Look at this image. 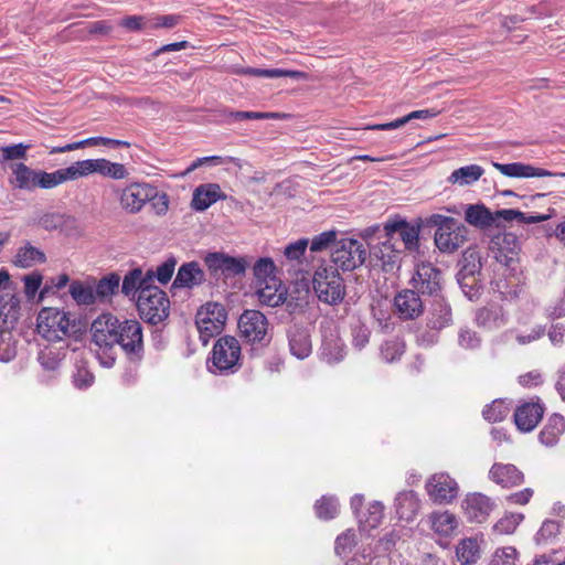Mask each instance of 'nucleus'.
<instances>
[{
    "instance_id": "1",
    "label": "nucleus",
    "mask_w": 565,
    "mask_h": 565,
    "mask_svg": "<svg viewBox=\"0 0 565 565\" xmlns=\"http://www.w3.org/2000/svg\"><path fill=\"white\" fill-rule=\"evenodd\" d=\"M120 320L113 313H102L90 324V350L103 367L110 369L116 363Z\"/></svg>"
},
{
    "instance_id": "2",
    "label": "nucleus",
    "mask_w": 565,
    "mask_h": 565,
    "mask_svg": "<svg viewBox=\"0 0 565 565\" xmlns=\"http://www.w3.org/2000/svg\"><path fill=\"white\" fill-rule=\"evenodd\" d=\"M38 333L49 342H62L76 332V324L67 313L56 308H43L36 319Z\"/></svg>"
},
{
    "instance_id": "3",
    "label": "nucleus",
    "mask_w": 565,
    "mask_h": 565,
    "mask_svg": "<svg viewBox=\"0 0 565 565\" xmlns=\"http://www.w3.org/2000/svg\"><path fill=\"white\" fill-rule=\"evenodd\" d=\"M312 286L318 299L330 306L340 303L345 296L343 279L333 265L319 266L313 274Z\"/></svg>"
},
{
    "instance_id": "4",
    "label": "nucleus",
    "mask_w": 565,
    "mask_h": 565,
    "mask_svg": "<svg viewBox=\"0 0 565 565\" xmlns=\"http://www.w3.org/2000/svg\"><path fill=\"white\" fill-rule=\"evenodd\" d=\"M209 370L215 374H233L242 366V349L235 337H221L213 345Z\"/></svg>"
},
{
    "instance_id": "5",
    "label": "nucleus",
    "mask_w": 565,
    "mask_h": 565,
    "mask_svg": "<svg viewBox=\"0 0 565 565\" xmlns=\"http://www.w3.org/2000/svg\"><path fill=\"white\" fill-rule=\"evenodd\" d=\"M140 318L150 324L163 322L170 315V299L159 287L143 288L137 297Z\"/></svg>"
},
{
    "instance_id": "6",
    "label": "nucleus",
    "mask_w": 565,
    "mask_h": 565,
    "mask_svg": "<svg viewBox=\"0 0 565 565\" xmlns=\"http://www.w3.org/2000/svg\"><path fill=\"white\" fill-rule=\"evenodd\" d=\"M131 363H140L145 356L143 328L136 319L120 320L117 348Z\"/></svg>"
},
{
    "instance_id": "7",
    "label": "nucleus",
    "mask_w": 565,
    "mask_h": 565,
    "mask_svg": "<svg viewBox=\"0 0 565 565\" xmlns=\"http://www.w3.org/2000/svg\"><path fill=\"white\" fill-rule=\"evenodd\" d=\"M227 312L218 302L203 305L195 315V324L200 333V340L207 344L211 338L218 335L225 327Z\"/></svg>"
},
{
    "instance_id": "8",
    "label": "nucleus",
    "mask_w": 565,
    "mask_h": 565,
    "mask_svg": "<svg viewBox=\"0 0 565 565\" xmlns=\"http://www.w3.org/2000/svg\"><path fill=\"white\" fill-rule=\"evenodd\" d=\"M237 327L243 341L250 345L265 347L271 340L268 320L258 310H245L238 319Z\"/></svg>"
},
{
    "instance_id": "9",
    "label": "nucleus",
    "mask_w": 565,
    "mask_h": 565,
    "mask_svg": "<svg viewBox=\"0 0 565 565\" xmlns=\"http://www.w3.org/2000/svg\"><path fill=\"white\" fill-rule=\"evenodd\" d=\"M369 255V248L353 238H342L335 243L331 260L333 266L342 270H353L364 264Z\"/></svg>"
},
{
    "instance_id": "10",
    "label": "nucleus",
    "mask_w": 565,
    "mask_h": 565,
    "mask_svg": "<svg viewBox=\"0 0 565 565\" xmlns=\"http://www.w3.org/2000/svg\"><path fill=\"white\" fill-rule=\"evenodd\" d=\"M204 264L213 277H235L245 274L249 262L246 257H234L222 252L207 253Z\"/></svg>"
},
{
    "instance_id": "11",
    "label": "nucleus",
    "mask_w": 565,
    "mask_h": 565,
    "mask_svg": "<svg viewBox=\"0 0 565 565\" xmlns=\"http://www.w3.org/2000/svg\"><path fill=\"white\" fill-rule=\"evenodd\" d=\"M419 231V224H411L401 216H395L384 223L381 237H391L399 245L401 241L405 249L414 250L418 247Z\"/></svg>"
},
{
    "instance_id": "12",
    "label": "nucleus",
    "mask_w": 565,
    "mask_h": 565,
    "mask_svg": "<svg viewBox=\"0 0 565 565\" xmlns=\"http://www.w3.org/2000/svg\"><path fill=\"white\" fill-rule=\"evenodd\" d=\"M425 489L434 503L448 504L457 498L459 486L448 473L438 472L427 479Z\"/></svg>"
},
{
    "instance_id": "13",
    "label": "nucleus",
    "mask_w": 565,
    "mask_h": 565,
    "mask_svg": "<svg viewBox=\"0 0 565 565\" xmlns=\"http://www.w3.org/2000/svg\"><path fill=\"white\" fill-rule=\"evenodd\" d=\"M409 284L420 295L436 298L441 290V271L431 263H420L416 266Z\"/></svg>"
},
{
    "instance_id": "14",
    "label": "nucleus",
    "mask_w": 565,
    "mask_h": 565,
    "mask_svg": "<svg viewBox=\"0 0 565 565\" xmlns=\"http://www.w3.org/2000/svg\"><path fill=\"white\" fill-rule=\"evenodd\" d=\"M157 198V188L148 183L135 182L122 189L120 206L128 213H138L148 201Z\"/></svg>"
},
{
    "instance_id": "15",
    "label": "nucleus",
    "mask_w": 565,
    "mask_h": 565,
    "mask_svg": "<svg viewBox=\"0 0 565 565\" xmlns=\"http://www.w3.org/2000/svg\"><path fill=\"white\" fill-rule=\"evenodd\" d=\"M393 309L401 320L408 321L419 318L425 311V305L419 292L414 288H405L394 296Z\"/></svg>"
},
{
    "instance_id": "16",
    "label": "nucleus",
    "mask_w": 565,
    "mask_h": 565,
    "mask_svg": "<svg viewBox=\"0 0 565 565\" xmlns=\"http://www.w3.org/2000/svg\"><path fill=\"white\" fill-rule=\"evenodd\" d=\"M461 508L469 522L483 523L494 511L497 503L494 499L481 492H471L466 494Z\"/></svg>"
},
{
    "instance_id": "17",
    "label": "nucleus",
    "mask_w": 565,
    "mask_h": 565,
    "mask_svg": "<svg viewBox=\"0 0 565 565\" xmlns=\"http://www.w3.org/2000/svg\"><path fill=\"white\" fill-rule=\"evenodd\" d=\"M467 234L468 228L455 220L436 230L435 244L444 253H454L466 243Z\"/></svg>"
},
{
    "instance_id": "18",
    "label": "nucleus",
    "mask_w": 565,
    "mask_h": 565,
    "mask_svg": "<svg viewBox=\"0 0 565 565\" xmlns=\"http://www.w3.org/2000/svg\"><path fill=\"white\" fill-rule=\"evenodd\" d=\"M491 250L500 264L512 267L519 259L520 242L516 235L504 233L491 239Z\"/></svg>"
},
{
    "instance_id": "19",
    "label": "nucleus",
    "mask_w": 565,
    "mask_h": 565,
    "mask_svg": "<svg viewBox=\"0 0 565 565\" xmlns=\"http://www.w3.org/2000/svg\"><path fill=\"white\" fill-rule=\"evenodd\" d=\"M545 406L539 397L535 401L525 402L519 405L514 412V423L523 433L532 431L541 422Z\"/></svg>"
},
{
    "instance_id": "20",
    "label": "nucleus",
    "mask_w": 565,
    "mask_h": 565,
    "mask_svg": "<svg viewBox=\"0 0 565 565\" xmlns=\"http://www.w3.org/2000/svg\"><path fill=\"white\" fill-rule=\"evenodd\" d=\"M384 241L369 248V255L381 263L382 269L386 273L399 267L402 248L391 237H383Z\"/></svg>"
},
{
    "instance_id": "21",
    "label": "nucleus",
    "mask_w": 565,
    "mask_h": 565,
    "mask_svg": "<svg viewBox=\"0 0 565 565\" xmlns=\"http://www.w3.org/2000/svg\"><path fill=\"white\" fill-rule=\"evenodd\" d=\"M152 282L153 270H148L143 274L141 268H134L125 275L121 284V292L126 297L135 299L143 288H152Z\"/></svg>"
},
{
    "instance_id": "22",
    "label": "nucleus",
    "mask_w": 565,
    "mask_h": 565,
    "mask_svg": "<svg viewBox=\"0 0 565 565\" xmlns=\"http://www.w3.org/2000/svg\"><path fill=\"white\" fill-rule=\"evenodd\" d=\"M290 353L299 360L308 358L312 352L309 331L300 326H292L287 332Z\"/></svg>"
},
{
    "instance_id": "23",
    "label": "nucleus",
    "mask_w": 565,
    "mask_h": 565,
    "mask_svg": "<svg viewBox=\"0 0 565 565\" xmlns=\"http://www.w3.org/2000/svg\"><path fill=\"white\" fill-rule=\"evenodd\" d=\"M205 281V273L196 262L182 264L173 280V288L193 289Z\"/></svg>"
},
{
    "instance_id": "24",
    "label": "nucleus",
    "mask_w": 565,
    "mask_h": 565,
    "mask_svg": "<svg viewBox=\"0 0 565 565\" xmlns=\"http://www.w3.org/2000/svg\"><path fill=\"white\" fill-rule=\"evenodd\" d=\"M489 479L503 488H511L520 486L524 476L514 465L494 463L489 470Z\"/></svg>"
},
{
    "instance_id": "25",
    "label": "nucleus",
    "mask_w": 565,
    "mask_h": 565,
    "mask_svg": "<svg viewBox=\"0 0 565 565\" xmlns=\"http://www.w3.org/2000/svg\"><path fill=\"white\" fill-rule=\"evenodd\" d=\"M427 327L441 330L452 323L450 305L441 297L434 298L427 315Z\"/></svg>"
},
{
    "instance_id": "26",
    "label": "nucleus",
    "mask_w": 565,
    "mask_h": 565,
    "mask_svg": "<svg viewBox=\"0 0 565 565\" xmlns=\"http://www.w3.org/2000/svg\"><path fill=\"white\" fill-rule=\"evenodd\" d=\"M494 169L500 171L503 175L509 178H541V177H552L554 175L552 172L535 168L531 164L522 163V162H513V163H499L492 162Z\"/></svg>"
},
{
    "instance_id": "27",
    "label": "nucleus",
    "mask_w": 565,
    "mask_h": 565,
    "mask_svg": "<svg viewBox=\"0 0 565 565\" xmlns=\"http://www.w3.org/2000/svg\"><path fill=\"white\" fill-rule=\"evenodd\" d=\"M222 199H225V195L222 194L218 184H201L193 192L191 206L195 211L203 212Z\"/></svg>"
},
{
    "instance_id": "28",
    "label": "nucleus",
    "mask_w": 565,
    "mask_h": 565,
    "mask_svg": "<svg viewBox=\"0 0 565 565\" xmlns=\"http://www.w3.org/2000/svg\"><path fill=\"white\" fill-rule=\"evenodd\" d=\"M565 433V418L558 413H553L546 419L539 434V440L545 447H554L558 444L561 436Z\"/></svg>"
},
{
    "instance_id": "29",
    "label": "nucleus",
    "mask_w": 565,
    "mask_h": 565,
    "mask_svg": "<svg viewBox=\"0 0 565 565\" xmlns=\"http://www.w3.org/2000/svg\"><path fill=\"white\" fill-rule=\"evenodd\" d=\"M12 172L10 184L20 190L32 191L36 189L39 170H33L22 162L10 164Z\"/></svg>"
},
{
    "instance_id": "30",
    "label": "nucleus",
    "mask_w": 565,
    "mask_h": 565,
    "mask_svg": "<svg viewBox=\"0 0 565 565\" xmlns=\"http://www.w3.org/2000/svg\"><path fill=\"white\" fill-rule=\"evenodd\" d=\"M420 508V500L413 490L402 491L395 498V509L398 518L405 521H412L417 515Z\"/></svg>"
},
{
    "instance_id": "31",
    "label": "nucleus",
    "mask_w": 565,
    "mask_h": 565,
    "mask_svg": "<svg viewBox=\"0 0 565 565\" xmlns=\"http://www.w3.org/2000/svg\"><path fill=\"white\" fill-rule=\"evenodd\" d=\"M67 344L57 347L46 345L44 347L38 356V361L47 372L55 373L58 371L62 361L66 356Z\"/></svg>"
},
{
    "instance_id": "32",
    "label": "nucleus",
    "mask_w": 565,
    "mask_h": 565,
    "mask_svg": "<svg viewBox=\"0 0 565 565\" xmlns=\"http://www.w3.org/2000/svg\"><path fill=\"white\" fill-rule=\"evenodd\" d=\"M484 174V169L479 164H469L454 170L447 182L452 185L466 186L477 182Z\"/></svg>"
},
{
    "instance_id": "33",
    "label": "nucleus",
    "mask_w": 565,
    "mask_h": 565,
    "mask_svg": "<svg viewBox=\"0 0 565 565\" xmlns=\"http://www.w3.org/2000/svg\"><path fill=\"white\" fill-rule=\"evenodd\" d=\"M476 322L479 327L493 330L503 327L507 319L501 307L489 306L478 310L476 315Z\"/></svg>"
},
{
    "instance_id": "34",
    "label": "nucleus",
    "mask_w": 565,
    "mask_h": 565,
    "mask_svg": "<svg viewBox=\"0 0 565 565\" xmlns=\"http://www.w3.org/2000/svg\"><path fill=\"white\" fill-rule=\"evenodd\" d=\"M281 287L280 280L278 278H270V280L263 281L257 284V296L262 303L276 307L284 302V294L279 291Z\"/></svg>"
},
{
    "instance_id": "35",
    "label": "nucleus",
    "mask_w": 565,
    "mask_h": 565,
    "mask_svg": "<svg viewBox=\"0 0 565 565\" xmlns=\"http://www.w3.org/2000/svg\"><path fill=\"white\" fill-rule=\"evenodd\" d=\"M44 262L45 254L30 243L20 247L13 259V264L20 268H29Z\"/></svg>"
},
{
    "instance_id": "36",
    "label": "nucleus",
    "mask_w": 565,
    "mask_h": 565,
    "mask_svg": "<svg viewBox=\"0 0 565 565\" xmlns=\"http://www.w3.org/2000/svg\"><path fill=\"white\" fill-rule=\"evenodd\" d=\"M345 355V345L339 338H326L322 341L320 356L329 364L341 362Z\"/></svg>"
},
{
    "instance_id": "37",
    "label": "nucleus",
    "mask_w": 565,
    "mask_h": 565,
    "mask_svg": "<svg viewBox=\"0 0 565 565\" xmlns=\"http://www.w3.org/2000/svg\"><path fill=\"white\" fill-rule=\"evenodd\" d=\"M95 173L113 180L126 179L129 174L127 168L119 162H111L105 158L95 159Z\"/></svg>"
},
{
    "instance_id": "38",
    "label": "nucleus",
    "mask_w": 565,
    "mask_h": 565,
    "mask_svg": "<svg viewBox=\"0 0 565 565\" xmlns=\"http://www.w3.org/2000/svg\"><path fill=\"white\" fill-rule=\"evenodd\" d=\"M241 74L256 76V77H267V78H278V77H291L294 79H305L307 78V74L300 71H289L281 68H257V67H246L239 71Z\"/></svg>"
},
{
    "instance_id": "39",
    "label": "nucleus",
    "mask_w": 565,
    "mask_h": 565,
    "mask_svg": "<svg viewBox=\"0 0 565 565\" xmlns=\"http://www.w3.org/2000/svg\"><path fill=\"white\" fill-rule=\"evenodd\" d=\"M457 559L461 565H471L480 557V545L475 537H468L459 542L456 547Z\"/></svg>"
},
{
    "instance_id": "40",
    "label": "nucleus",
    "mask_w": 565,
    "mask_h": 565,
    "mask_svg": "<svg viewBox=\"0 0 565 565\" xmlns=\"http://www.w3.org/2000/svg\"><path fill=\"white\" fill-rule=\"evenodd\" d=\"M76 220L66 214L57 212H46L36 218V224L45 231H55L65 226L75 225Z\"/></svg>"
},
{
    "instance_id": "41",
    "label": "nucleus",
    "mask_w": 565,
    "mask_h": 565,
    "mask_svg": "<svg viewBox=\"0 0 565 565\" xmlns=\"http://www.w3.org/2000/svg\"><path fill=\"white\" fill-rule=\"evenodd\" d=\"M465 220L470 225L483 228L491 226L495 217L484 205L476 204L468 205L465 212Z\"/></svg>"
},
{
    "instance_id": "42",
    "label": "nucleus",
    "mask_w": 565,
    "mask_h": 565,
    "mask_svg": "<svg viewBox=\"0 0 565 565\" xmlns=\"http://www.w3.org/2000/svg\"><path fill=\"white\" fill-rule=\"evenodd\" d=\"M431 529L441 536H449L457 527L456 516L448 512H437L430 515Z\"/></svg>"
},
{
    "instance_id": "43",
    "label": "nucleus",
    "mask_w": 565,
    "mask_h": 565,
    "mask_svg": "<svg viewBox=\"0 0 565 565\" xmlns=\"http://www.w3.org/2000/svg\"><path fill=\"white\" fill-rule=\"evenodd\" d=\"M285 114L280 113H262V111H228L224 116V122L232 124L235 121L243 120H262V119H281L285 118Z\"/></svg>"
},
{
    "instance_id": "44",
    "label": "nucleus",
    "mask_w": 565,
    "mask_h": 565,
    "mask_svg": "<svg viewBox=\"0 0 565 565\" xmlns=\"http://www.w3.org/2000/svg\"><path fill=\"white\" fill-rule=\"evenodd\" d=\"M481 270V257L479 253L473 248H467L462 254L460 260V269L457 276L463 275H480Z\"/></svg>"
},
{
    "instance_id": "45",
    "label": "nucleus",
    "mask_w": 565,
    "mask_h": 565,
    "mask_svg": "<svg viewBox=\"0 0 565 565\" xmlns=\"http://www.w3.org/2000/svg\"><path fill=\"white\" fill-rule=\"evenodd\" d=\"M383 515L384 505L379 501H374L364 513L358 514V519L364 529H375L382 522Z\"/></svg>"
},
{
    "instance_id": "46",
    "label": "nucleus",
    "mask_w": 565,
    "mask_h": 565,
    "mask_svg": "<svg viewBox=\"0 0 565 565\" xmlns=\"http://www.w3.org/2000/svg\"><path fill=\"white\" fill-rule=\"evenodd\" d=\"M70 294L77 305L89 306L95 303L96 300L95 289L78 280L70 285Z\"/></svg>"
},
{
    "instance_id": "47",
    "label": "nucleus",
    "mask_w": 565,
    "mask_h": 565,
    "mask_svg": "<svg viewBox=\"0 0 565 565\" xmlns=\"http://www.w3.org/2000/svg\"><path fill=\"white\" fill-rule=\"evenodd\" d=\"M253 270L256 281L257 284L260 282V286L263 285V281L268 282L270 278H277L275 274L276 266L273 259L268 257L258 259L254 265Z\"/></svg>"
},
{
    "instance_id": "48",
    "label": "nucleus",
    "mask_w": 565,
    "mask_h": 565,
    "mask_svg": "<svg viewBox=\"0 0 565 565\" xmlns=\"http://www.w3.org/2000/svg\"><path fill=\"white\" fill-rule=\"evenodd\" d=\"M120 285V276L117 273H111L102 278L96 285V296L105 298L118 291Z\"/></svg>"
},
{
    "instance_id": "49",
    "label": "nucleus",
    "mask_w": 565,
    "mask_h": 565,
    "mask_svg": "<svg viewBox=\"0 0 565 565\" xmlns=\"http://www.w3.org/2000/svg\"><path fill=\"white\" fill-rule=\"evenodd\" d=\"M315 508L317 515L323 520L333 519L339 512L338 501L332 497H322L317 501Z\"/></svg>"
},
{
    "instance_id": "50",
    "label": "nucleus",
    "mask_w": 565,
    "mask_h": 565,
    "mask_svg": "<svg viewBox=\"0 0 565 565\" xmlns=\"http://www.w3.org/2000/svg\"><path fill=\"white\" fill-rule=\"evenodd\" d=\"M458 284L460 285V288L462 289L463 294L472 300L479 295L481 285L480 279L478 278V275H463V276H457Z\"/></svg>"
},
{
    "instance_id": "51",
    "label": "nucleus",
    "mask_w": 565,
    "mask_h": 565,
    "mask_svg": "<svg viewBox=\"0 0 565 565\" xmlns=\"http://www.w3.org/2000/svg\"><path fill=\"white\" fill-rule=\"evenodd\" d=\"M404 353V343L397 339L385 341L381 347V356L386 362H394Z\"/></svg>"
},
{
    "instance_id": "52",
    "label": "nucleus",
    "mask_w": 565,
    "mask_h": 565,
    "mask_svg": "<svg viewBox=\"0 0 565 565\" xmlns=\"http://www.w3.org/2000/svg\"><path fill=\"white\" fill-rule=\"evenodd\" d=\"M507 414L508 409L502 401H493L491 404L487 405L482 411L484 419L490 423L501 422L502 419L505 418Z\"/></svg>"
},
{
    "instance_id": "53",
    "label": "nucleus",
    "mask_w": 565,
    "mask_h": 565,
    "mask_svg": "<svg viewBox=\"0 0 565 565\" xmlns=\"http://www.w3.org/2000/svg\"><path fill=\"white\" fill-rule=\"evenodd\" d=\"M356 540L353 531L348 530L347 532L340 534L335 540L334 551L338 555H347L351 553L352 548L355 546Z\"/></svg>"
},
{
    "instance_id": "54",
    "label": "nucleus",
    "mask_w": 565,
    "mask_h": 565,
    "mask_svg": "<svg viewBox=\"0 0 565 565\" xmlns=\"http://www.w3.org/2000/svg\"><path fill=\"white\" fill-rule=\"evenodd\" d=\"M523 515L520 513H511L500 519L494 530L501 534H511L515 531L516 526L522 522Z\"/></svg>"
},
{
    "instance_id": "55",
    "label": "nucleus",
    "mask_w": 565,
    "mask_h": 565,
    "mask_svg": "<svg viewBox=\"0 0 565 565\" xmlns=\"http://www.w3.org/2000/svg\"><path fill=\"white\" fill-rule=\"evenodd\" d=\"M371 331L370 329L361 323L358 322L352 327V344L355 349L362 350L366 347V344L370 341Z\"/></svg>"
},
{
    "instance_id": "56",
    "label": "nucleus",
    "mask_w": 565,
    "mask_h": 565,
    "mask_svg": "<svg viewBox=\"0 0 565 565\" xmlns=\"http://www.w3.org/2000/svg\"><path fill=\"white\" fill-rule=\"evenodd\" d=\"M518 551L513 546L498 548L491 561V565H513Z\"/></svg>"
},
{
    "instance_id": "57",
    "label": "nucleus",
    "mask_w": 565,
    "mask_h": 565,
    "mask_svg": "<svg viewBox=\"0 0 565 565\" xmlns=\"http://www.w3.org/2000/svg\"><path fill=\"white\" fill-rule=\"evenodd\" d=\"M177 259L174 257L167 258L161 265L158 266L157 270L153 271V279L156 278L160 284H167L170 281Z\"/></svg>"
},
{
    "instance_id": "58",
    "label": "nucleus",
    "mask_w": 565,
    "mask_h": 565,
    "mask_svg": "<svg viewBox=\"0 0 565 565\" xmlns=\"http://www.w3.org/2000/svg\"><path fill=\"white\" fill-rule=\"evenodd\" d=\"M36 182V188L53 189L62 184L60 171L45 172L43 170H39Z\"/></svg>"
},
{
    "instance_id": "59",
    "label": "nucleus",
    "mask_w": 565,
    "mask_h": 565,
    "mask_svg": "<svg viewBox=\"0 0 565 565\" xmlns=\"http://www.w3.org/2000/svg\"><path fill=\"white\" fill-rule=\"evenodd\" d=\"M309 241L307 238H300L294 243H290L285 247L284 255L289 260H299L307 247H308Z\"/></svg>"
},
{
    "instance_id": "60",
    "label": "nucleus",
    "mask_w": 565,
    "mask_h": 565,
    "mask_svg": "<svg viewBox=\"0 0 565 565\" xmlns=\"http://www.w3.org/2000/svg\"><path fill=\"white\" fill-rule=\"evenodd\" d=\"M337 238V233L334 231L323 232L311 239L310 250L311 252H321L327 249L331 243H333Z\"/></svg>"
},
{
    "instance_id": "61",
    "label": "nucleus",
    "mask_w": 565,
    "mask_h": 565,
    "mask_svg": "<svg viewBox=\"0 0 565 565\" xmlns=\"http://www.w3.org/2000/svg\"><path fill=\"white\" fill-rule=\"evenodd\" d=\"M15 347L11 344V333H0V361L9 362L15 356Z\"/></svg>"
},
{
    "instance_id": "62",
    "label": "nucleus",
    "mask_w": 565,
    "mask_h": 565,
    "mask_svg": "<svg viewBox=\"0 0 565 565\" xmlns=\"http://www.w3.org/2000/svg\"><path fill=\"white\" fill-rule=\"evenodd\" d=\"M28 149L29 146H25L23 143H17L0 148V152L3 160H17L23 159L26 156Z\"/></svg>"
},
{
    "instance_id": "63",
    "label": "nucleus",
    "mask_w": 565,
    "mask_h": 565,
    "mask_svg": "<svg viewBox=\"0 0 565 565\" xmlns=\"http://www.w3.org/2000/svg\"><path fill=\"white\" fill-rule=\"evenodd\" d=\"M148 19L143 15H129L120 20L119 25L127 29L128 31L137 32L141 31Z\"/></svg>"
},
{
    "instance_id": "64",
    "label": "nucleus",
    "mask_w": 565,
    "mask_h": 565,
    "mask_svg": "<svg viewBox=\"0 0 565 565\" xmlns=\"http://www.w3.org/2000/svg\"><path fill=\"white\" fill-rule=\"evenodd\" d=\"M24 281V292L29 298L35 296L36 291L40 289L42 285V276L40 274L33 273L26 275L23 279Z\"/></svg>"
}]
</instances>
